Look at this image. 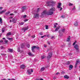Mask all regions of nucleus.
I'll list each match as a JSON object with an SVG mask.
<instances>
[{"mask_svg":"<svg viewBox=\"0 0 80 80\" xmlns=\"http://www.w3.org/2000/svg\"><path fill=\"white\" fill-rule=\"evenodd\" d=\"M64 78H67V79H68V78H69V77L67 75H66L64 76Z\"/></svg>","mask_w":80,"mask_h":80,"instance_id":"18","label":"nucleus"},{"mask_svg":"<svg viewBox=\"0 0 80 80\" xmlns=\"http://www.w3.org/2000/svg\"><path fill=\"white\" fill-rule=\"evenodd\" d=\"M35 48H36V46H34L32 47V50H34Z\"/></svg>","mask_w":80,"mask_h":80,"instance_id":"25","label":"nucleus"},{"mask_svg":"<svg viewBox=\"0 0 80 80\" xmlns=\"http://www.w3.org/2000/svg\"><path fill=\"white\" fill-rule=\"evenodd\" d=\"M41 38H43V37H44V36H41Z\"/></svg>","mask_w":80,"mask_h":80,"instance_id":"61","label":"nucleus"},{"mask_svg":"<svg viewBox=\"0 0 80 80\" xmlns=\"http://www.w3.org/2000/svg\"><path fill=\"white\" fill-rule=\"evenodd\" d=\"M10 15H14V14L13 13H11L10 14Z\"/></svg>","mask_w":80,"mask_h":80,"instance_id":"53","label":"nucleus"},{"mask_svg":"<svg viewBox=\"0 0 80 80\" xmlns=\"http://www.w3.org/2000/svg\"><path fill=\"white\" fill-rule=\"evenodd\" d=\"M40 35H43V33H42V32H41L40 33Z\"/></svg>","mask_w":80,"mask_h":80,"instance_id":"50","label":"nucleus"},{"mask_svg":"<svg viewBox=\"0 0 80 80\" xmlns=\"http://www.w3.org/2000/svg\"><path fill=\"white\" fill-rule=\"evenodd\" d=\"M61 17L62 18H65V16L64 15H62Z\"/></svg>","mask_w":80,"mask_h":80,"instance_id":"24","label":"nucleus"},{"mask_svg":"<svg viewBox=\"0 0 80 80\" xmlns=\"http://www.w3.org/2000/svg\"><path fill=\"white\" fill-rule=\"evenodd\" d=\"M44 70H45V68L42 67L41 68L40 71H41V72H42V71H43Z\"/></svg>","mask_w":80,"mask_h":80,"instance_id":"17","label":"nucleus"},{"mask_svg":"<svg viewBox=\"0 0 80 80\" xmlns=\"http://www.w3.org/2000/svg\"><path fill=\"white\" fill-rule=\"evenodd\" d=\"M44 47H47V45H45V44H44Z\"/></svg>","mask_w":80,"mask_h":80,"instance_id":"54","label":"nucleus"},{"mask_svg":"<svg viewBox=\"0 0 80 80\" xmlns=\"http://www.w3.org/2000/svg\"><path fill=\"white\" fill-rule=\"evenodd\" d=\"M77 42V41H75V42L73 43L72 45H74L75 43H76V42Z\"/></svg>","mask_w":80,"mask_h":80,"instance_id":"41","label":"nucleus"},{"mask_svg":"<svg viewBox=\"0 0 80 80\" xmlns=\"http://www.w3.org/2000/svg\"><path fill=\"white\" fill-rule=\"evenodd\" d=\"M4 42L5 43H7L8 42V41L6 40L4 41Z\"/></svg>","mask_w":80,"mask_h":80,"instance_id":"31","label":"nucleus"},{"mask_svg":"<svg viewBox=\"0 0 80 80\" xmlns=\"http://www.w3.org/2000/svg\"><path fill=\"white\" fill-rule=\"evenodd\" d=\"M26 8H27V7L26 6H24L22 7V12H25V10H26Z\"/></svg>","mask_w":80,"mask_h":80,"instance_id":"5","label":"nucleus"},{"mask_svg":"<svg viewBox=\"0 0 80 80\" xmlns=\"http://www.w3.org/2000/svg\"><path fill=\"white\" fill-rule=\"evenodd\" d=\"M24 23L23 22H21L19 23V24L20 25H23L24 24Z\"/></svg>","mask_w":80,"mask_h":80,"instance_id":"19","label":"nucleus"},{"mask_svg":"<svg viewBox=\"0 0 80 80\" xmlns=\"http://www.w3.org/2000/svg\"><path fill=\"white\" fill-rule=\"evenodd\" d=\"M0 22L1 23H2V19L1 18H0Z\"/></svg>","mask_w":80,"mask_h":80,"instance_id":"33","label":"nucleus"},{"mask_svg":"<svg viewBox=\"0 0 80 80\" xmlns=\"http://www.w3.org/2000/svg\"><path fill=\"white\" fill-rule=\"evenodd\" d=\"M65 30V29H62L61 31H62V32H64Z\"/></svg>","mask_w":80,"mask_h":80,"instance_id":"30","label":"nucleus"},{"mask_svg":"<svg viewBox=\"0 0 80 80\" xmlns=\"http://www.w3.org/2000/svg\"><path fill=\"white\" fill-rule=\"evenodd\" d=\"M40 11V9L38 8L37 9H36V12H39Z\"/></svg>","mask_w":80,"mask_h":80,"instance_id":"32","label":"nucleus"},{"mask_svg":"<svg viewBox=\"0 0 80 80\" xmlns=\"http://www.w3.org/2000/svg\"><path fill=\"white\" fill-rule=\"evenodd\" d=\"M46 29H48V25L45 26Z\"/></svg>","mask_w":80,"mask_h":80,"instance_id":"36","label":"nucleus"},{"mask_svg":"<svg viewBox=\"0 0 80 80\" xmlns=\"http://www.w3.org/2000/svg\"><path fill=\"white\" fill-rule=\"evenodd\" d=\"M3 42V41L2 40H0V43H2Z\"/></svg>","mask_w":80,"mask_h":80,"instance_id":"56","label":"nucleus"},{"mask_svg":"<svg viewBox=\"0 0 80 80\" xmlns=\"http://www.w3.org/2000/svg\"><path fill=\"white\" fill-rule=\"evenodd\" d=\"M67 65H69L70 64V62H67Z\"/></svg>","mask_w":80,"mask_h":80,"instance_id":"44","label":"nucleus"},{"mask_svg":"<svg viewBox=\"0 0 80 80\" xmlns=\"http://www.w3.org/2000/svg\"><path fill=\"white\" fill-rule=\"evenodd\" d=\"M73 4L69 3H68V5L69 6H72V5H73Z\"/></svg>","mask_w":80,"mask_h":80,"instance_id":"28","label":"nucleus"},{"mask_svg":"<svg viewBox=\"0 0 80 80\" xmlns=\"http://www.w3.org/2000/svg\"><path fill=\"white\" fill-rule=\"evenodd\" d=\"M60 73H59V72H57L56 73V75H58V74H59Z\"/></svg>","mask_w":80,"mask_h":80,"instance_id":"55","label":"nucleus"},{"mask_svg":"<svg viewBox=\"0 0 80 80\" xmlns=\"http://www.w3.org/2000/svg\"><path fill=\"white\" fill-rule=\"evenodd\" d=\"M72 10H75V6H73V8H72Z\"/></svg>","mask_w":80,"mask_h":80,"instance_id":"29","label":"nucleus"},{"mask_svg":"<svg viewBox=\"0 0 80 80\" xmlns=\"http://www.w3.org/2000/svg\"><path fill=\"white\" fill-rule=\"evenodd\" d=\"M53 14V12L52 11L49 10L48 12L47 10H45L43 11V12L42 13L41 17H43L45 15H52Z\"/></svg>","mask_w":80,"mask_h":80,"instance_id":"1","label":"nucleus"},{"mask_svg":"<svg viewBox=\"0 0 80 80\" xmlns=\"http://www.w3.org/2000/svg\"><path fill=\"white\" fill-rule=\"evenodd\" d=\"M79 61H77L76 62V65H77V64H78V63H79Z\"/></svg>","mask_w":80,"mask_h":80,"instance_id":"43","label":"nucleus"},{"mask_svg":"<svg viewBox=\"0 0 80 80\" xmlns=\"http://www.w3.org/2000/svg\"><path fill=\"white\" fill-rule=\"evenodd\" d=\"M70 40V36H69L68 38L67 39V42H69Z\"/></svg>","mask_w":80,"mask_h":80,"instance_id":"16","label":"nucleus"},{"mask_svg":"<svg viewBox=\"0 0 80 80\" xmlns=\"http://www.w3.org/2000/svg\"><path fill=\"white\" fill-rule=\"evenodd\" d=\"M52 56V52H50L49 54L48 55L47 57V59L48 60H50L51 58V57Z\"/></svg>","mask_w":80,"mask_h":80,"instance_id":"3","label":"nucleus"},{"mask_svg":"<svg viewBox=\"0 0 80 80\" xmlns=\"http://www.w3.org/2000/svg\"><path fill=\"white\" fill-rule=\"evenodd\" d=\"M32 38H35V36L33 35H32V37H31Z\"/></svg>","mask_w":80,"mask_h":80,"instance_id":"42","label":"nucleus"},{"mask_svg":"<svg viewBox=\"0 0 80 80\" xmlns=\"http://www.w3.org/2000/svg\"><path fill=\"white\" fill-rule=\"evenodd\" d=\"M36 48H37V49L38 50L39 49V47H38V46H36Z\"/></svg>","mask_w":80,"mask_h":80,"instance_id":"39","label":"nucleus"},{"mask_svg":"<svg viewBox=\"0 0 80 80\" xmlns=\"http://www.w3.org/2000/svg\"><path fill=\"white\" fill-rule=\"evenodd\" d=\"M8 40H12L13 38H8Z\"/></svg>","mask_w":80,"mask_h":80,"instance_id":"38","label":"nucleus"},{"mask_svg":"<svg viewBox=\"0 0 80 80\" xmlns=\"http://www.w3.org/2000/svg\"><path fill=\"white\" fill-rule=\"evenodd\" d=\"M52 38H54V36H52Z\"/></svg>","mask_w":80,"mask_h":80,"instance_id":"63","label":"nucleus"},{"mask_svg":"<svg viewBox=\"0 0 80 80\" xmlns=\"http://www.w3.org/2000/svg\"><path fill=\"white\" fill-rule=\"evenodd\" d=\"M50 36V34H48L47 35V36L48 37H49V36Z\"/></svg>","mask_w":80,"mask_h":80,"instance_id":"57","label":"nucleus"},{"mask_svg":"<svg viewBox=\"0 0 80 80\" xmlns=\"http://www.w3.org/2000/svg\"><path fill=\"white\" fill-rule=\"evenodd\" d=\"M50 10L52 12H55V9L53 8H52L50 9Z\"/></svg>","mask_w":80,"mask_h":80,"instance_id":"9","label":"nucleus"},{"mask_svg":"<svg viewBox=\"0 0 80 80\" xmlns=\"http://www.w3.org/2000/svg\"><path fill=\"white\" fill-rule=\"evenodd\" d=\"M56 78H57V77H54L53 78V79H54V80H55V79H56Z\"/></svg>","mask_w":80,"mask_h":80,"instance_id":"48","label":"nucleus"},{"mask_svg":"<svg viewBox=\"0 0 80 80\" xmlns=\"http://www.w3.org/2000/svg\"><path fill=\"white\" fill-rule=\"evenodd\" d=\"M1 55H5V54H3V53H2V54H1Z\"/></svg>","mask_w":80,"mask_h":80,"instance_id":"60","label":"nucleus"},{"mask_svg":"<svg viewBox=\"0 0 80 80\" xmlns=\"http://www.w3.org/2000/svg\"><path fill=\"white\" fill-rule=\"evenodd\" d=\"M13 49L9 48L8 49L7 52H11V53H12V52H13Z\"/></svg>","mask_w":80,"mask_h":80,"instance_id":"6","label":"nucleus"},{"mask_svg":"<svg viewBox=\"0 0 80 80\" xmlns=\"http://www.w3.org/2000/svg\"><path fill=\"white\" fill-rule=\"evenodd\" d=\"M74 26H77L78 25V22H75L74 24Z\"/></svg>","mask_w":80,"mask_h":80,"instance_id":"21","label":"nucleus"},{"mask_svg":"<svg viewBox=\"0 0 80 80\" xmlns=\"http://www.w3.org/2000/svg\"><path fill=\"white\" fill-rule=\"evenodd\" d=\"M27 17V15H25L23 16V18H25Z\"/></svg>","mask_w":80,"mask_h":80,"instance_id":"40","label":"nucleus"},{"mask_svg":"<svg viewBox=\"0 0 80 80\" xmlns=\"http://www.w3.org/2000/svg\"><path fill=\"white\" fill-rule=\"evenodd\" d=\"M32 52H35V51H34V50H32Z\"/></svg>","mask_w":80,"mask_h":80,"instance_id":"59","label":"nucleus"},{"mask_svg":"<svg viewBox=\"0 0 80 80\" xmlns=\"http://www.w3.org/2000/svg\"><path fill=\"white\" fill-rule=\"evenodd\" d=\"M27 47H28V48H29L30 47V44H28L27 45Z\"/></svg>","mask_w":80,"mask_h":80,"instance_id":"35","label":"nucleus"},{"mask_svg":"<svg viewBox=\"0 0 80 80\" xmlns=\"http://www.w3.org/2000/svg\"><path fill=\"white\" fill-rule=\"evenodd\" d=\"M2 32H5V29H2Z\"/></svg>","mask_w":80,"mask_h":80,"instance_id":"47","label":"nucleus"},{"mask_svg":"<svg viewBox=\"0 0 80 80\" xmlns=\"http://www.w3.org/2000/svg\"><path fill=\"white\" fill-rule=\"evenodd\" d=\"M28 19H25L24 20V22H27V21H28Z\"/></svg>","mask_w":80,"mask_h":80,"instance_id":"49","label":"nucleus"},{"mask_svg":"<svg viewBox=\"0 0 80 80\" xmlns=\"http://www.w3.org/2000/svg\"><path fill=\"white\" fill-rule=\"evenodd\" d=\"M43 36V37H46V35H44V36Z\"/></svg>","mask_w":80,"mask_h":80,"instance_id":"62","label":"nucleus"},{"mask_svg":"<svg viewBox=\"0 0 80 80\" xmlns=\"http://www.w3.org/2000/svg\"><path fill=\"white\" fill-rule=\"evenodd\" d=\"M28 55H30V56H33V54H32L31 52H29L28 53Z\"/></svg>","mask_w":80,"mask_h":80,"instance_id":"23","label":"nucleus"},{"mask_svg":"<svg viewBox=\"0 0 80 80\" xmlns=\"http://www.w3.org/2000/svg\"><path fill=\"white\" fill-rule=\"evenodd\" d=\"M73 66L72 65H69V70H72V68L73 67Z\"/></svg>","mask_w":80,"mask_h":80,"instance_id":"11","label":"nucleus"},{"mask_svg":"<svg viewBox=\"0 0 80 80\" xmlns=\"http://www.w3.org/2000/svg\"><path fill=\"white\" fill-rule=\"evenodd\" d=\"M74 48L76 49L77 50H78V46L77 44H76L74 47Z\"/></svg>","mask_w":80,"mask_h":80,"instance_id":"7","label":"nucleus"},{"mask_svg":"<svg viewBox=\"0 0 80 80\" xmlns=\"http://www.w3.org/2000/svg\"><path fill=\"white\" fill-rule=\"evenodd\" d=\"M20 47H18V52H20Z\"/></svg>","mask_w":80,"mask_h":80,"instance_id":"27","label":"nucleus"},{"mask_svg":"<svg viewBox=\"0 0 80 80\" xmlns=\"http://www.w3.org/2000/svg\"><path fill=\"white\" fill-rule=\"evenodd\" d=\"M36 80H40V79H36Z\"/></svg>","mask_w":80,"mask_h":80,"instance_id":"64","label":"nucleus"},{"mask_svg":"<svg viewBox=\"0 0 80 80\" xmlns=\"http://www.w3.org/2000/svg\"><path fill=\"white\" fill-rule=\"evenodd\" d=\"M58 4V8H60V7H61V5H62V3H59Z\"/></svg>","mask_w":80,"mask_h":80,"instance_id":"10","label":"nucleus"},{"mask_svg":"<svg viewBox=\"0 0 80 80\" xmlns=\"http://www.w3.org/2000/svg\"><path fill=\"white\" fill-rule=\"evenodd\" d=\"M28 27L24 28H23V30L24 31V32H25V31H26V30H28Z\"/></svg>","mask_w":80,"mask_h":80,"instance_id":"20","label":"nucleus"},{"mask_svg":"<svg viewBox=\"0 0 80 80\" xmlns=\"http://www.w3.org/2000/svg\"><path fill=\"white\" fill-rule=\"evenodd\" d=\"M2 39H3V40H6V39H5V38H2Z\"/></svg>","mask_w":80,"mask_h":80,"instance_id":"58","label":"nucleus"},{"mask_svg":"<svg viewBox=\"0 0 80 80\" xmlns=\"http://www.w3.org/2000/svg\"><path fill=\"white\" fill-rule=\"evenodd\" d=\"M10 13V12L9 11L5 13V15H6V16H8V15L9 13Z\"/></svg>","mask_w":80,"mask_h":80,"instance_id":"14","label":"nucleus"},{"mask_svg":"<svg viewBox=\"0 0 80 80\" xmlns=\"http://www.w3.org/2000/svg\"><path fill=\"white\" fill-rule=\"evenodd\" d=\"M46 57L45 56H41V58L42 59H43V58H45Z\"/></svg>","mask_w":80,"mask_h":80,"instance_id":"26","label":"nucleus"},{"mask_svg":"<svg viewBox=\"0 0 80 80\" xmlns=\"http://www.w3.org/2000/svg\"><path fill=\"white\" fill-rule=\"evenodd\" d=\"M60 28V26L57 28L55 30V32H57V31H58V30H59Z\"/></svg>","mask_w":80,"mask_h":80,"instance_id":"12","label":"nucleus"},{"mask_svg":"<svg viewBox=\"0 0 80 80\" xmlns=\"http://www.w3.org/2000/svg\"><path fill=\"white\" fill-rule=\"evenodd\" d=\"M6 9H4V10H2L1 12H0V14H2L3 13V12H6Z\"/></svg>","mask_w":80,"mask_h":80,"instance_id":"13","label":"nucleus"},{"mask_svg":"<svg viewBox=\"0 0 80 80\" xmlns=\"http://www.w3.org/2000/svg\"><path fill=\"white\" fill-rule=\"evenodd\" d=\"M34 18H38L39 17V14L38 13H34Z\"/></svg>","mask_w":80,"mask_h":80,"instance_id":"4","label":"nucleus"},{"mask_svg":"<svg viewBox=\"0 0 80 80\" xmlns=\"http://www.w3.org/2000/svg\"><path fill=\"white\" fill-rule=\"evenodd\" d=\"M0 48L1 49H3V48H4V47L3 46H1V47H0Z\"/></svg>","mask_w":80,"mask_h":80,"instance_id":"37","label":"nucleus"},{"mask_svg":"<svg viewBox=\"0 0 80 80\" xmlns=\"http://www.w3.org/2000/svg\"><path fill=\"white\" fill-rule=\"evenodd\" d=\"M30 71H31V73L33 72V69H31L30 70Z\"/></svg>","mask_w":80,"mask_h":80,"instance_id":"46","label":"nucleus"},{"mask_svg":"<svg viewBox=\"0 0 80 80\" xmlns=\"http://www.w3.org/2000/svg\"><path fill=\"white\" fill-rule=\"evenodd\" d=\"M27 72H28V75L32 74V73L31 72H30V69H28V70L27 71Z\"/></svg>","mask_w":80,"mask_h":80,"instance_id":"8","label":"nucleus"},{"mask_svg":"<svg viewBox=\"0 0 80 80\" xmlns=\"http://www.w3.org/2000/svg\"><path fill=\"white\" fill-rule=\"evenodd\" d=\"M14 21H15V19L13 18L12 20V22L13 23H15V22Z\"/></svg>","mask_w":80,"mask_h":80,"instance_id":"34","label":"nucleus"},{"mask_svg":"<svg viewBox=\"0 0 80 80\" xmlns=\"http://www.w3.org/2000/svg\"><path fill=\"white\" fill-rule=\"evenodd\" d=\"M11 33L12 32H9L7 34V35H8V36H9V35H11Z\"/></svg>","mask_w":80,"mask_h":80,"instance_id":"22","label":"nucleus"},{"mask_svg":"<svg viewBox=\"0 0 80 80\" xmlns=\"http://www.w3.org/2000/svg\"><path fill=\"white\" fill-rule=\"evenodd\" d=\"M8 80H16L15 79H8Z\"/></svg>","mask_w":80,"mask_h":80,"instance_id":"51","label":"nucleus"},{"mask_svg":"<svg viewBox=\"0 0 80 80\" xmlns=\"http://www.w3.org/2000/svg\"><path fill=\"white\" fill-rule=\"evenodd\" d=\"M21 68H23V69L25 68V65H24V64H22L21 65Z\"/></svg>","mask_w":80,"mask_h":80,"instance_id":"15","label":"nucleus"},{"mask_svg":"<svg viewBox=\"0 0 80 80\" xmlns=\"http://www.w3.org/2000/svg\"><path fill=\"white\" fill-rule=\"evenodd\" d=\"M54 26L53 27L54 28H55H55L57 27V25H55V24H54Z\"/></svg>","mask_w":80,"mask_h":80,"instance_id":"52","label":"nucleus"},{"mask_svg":"<svg viewBox=\"0 0 80 80\" xmlns=\"http://www.w3.org/2000/svg\"><path fill=\"white\" fill-rule=\"evenodd\" d=\"M21 48H24V46L23 45H21Z\"/></svg>","mask_w":80,"mask_h":80,"instance_id":"45","label":"nucleus"},{"mask_svg":"<svg viewBox=\"0 0 80 80\" xmlns=\"http://www.w3.org/2000/svg\"><path fill=\"white\" fill-rule=\"evenodd\" d=\"M47 3L49 6L51 5V3H52V4H55V3H56V2H54L52 0H50L49 1L47 2Z\"/></svg>","mask_w":80,"mask_h":80,"instance_id":"2","label":"nucleus"}]
</instances>
